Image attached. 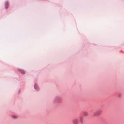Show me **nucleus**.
<instances>
[{
    "mask_svg": "<svg viewBox=\"0 0 124 124\" xmlns=\"http://www.w3.org/2000/svg\"><path fill=\"white\" fill-rule=\"evenodd\" d=\"M101 113V111H97L95 112L94 113V116H97L99 115Z\"/></svg>",
    "mask_w": 124,
    "mask_h": 124,
    "instance_id": "f257e3e1",
    "label": "nucleus"
},
{
    "mask_svg": "<svg viewBox=\"0 0 124 124\" xmlns=\"http://www.w3.org/2000/svg\"><path fill=\"white\" fill-rule=\"evenodd\" d=\"M83 120V118L82 116H81L79 118V120L80 122L81 123H82Z\"/></svg>",
    "mask_w": 124,
    "mask_h": 124,
    "instance_id": "7ed1b4c3",
    "label": "nucleus"
},
{
    "mask_svg": "<svg viewBox=\"0 0 124 124\" xmlns=\"http://www.w3.org/2000/svg\"><path fill=\"white\" fill-rule=\"evenodd\" d=\"M73 122L74 124H77L78 123V121L77 119H75L73 120Z\"/></svg>",
    "mask_w": 124,
    "mask_h": 124,
    "instance_id": "f03ea898",
    "label": "nucleus"
},
{
    "mask_svg": "<svg viewBox=\"0 0 124 124\" xmlns=\"http://www.w3.org/2000/svg\"><path fill=\"white\" fill-rule=\"evenodd\" d=\"M34 88L35 89H37V86L35 84L34 85Z\"/></svg>",
    "mask_w": 124,
    "mask_h": 124,
    "instance_id": "423d86ee",
    "label": "nucleus"
},
{
    "mask_svg": "<svg viewBox=\"0 0 124 124\" xmlns=\"http://www.w3.org/2000/svg\"><path fill=\"white\" fill-rule=\"evenodd\" d=\"M21 72L23 74H24V72L23 71H21Z\"/></svg>",
    "mask_w": 124,
    "mask_h": 124,
    "instance_id": "6e6552de",
    "label": "nucleus"
},
{
    "mask_svg": "<svg viewBox=\"0 0 124 124\" xmlns=\"http://www.w3.org/2000/svg\"><path fill=\"white\" fill-rule=\"evenodd\" d=\"M8 6V3H7L6 4V5L5 6V7L7 9V7Z\"/></svg>",
    "mask_w": 124,
    "mask_h": 124,
    "instance_id": "39448f33",
    "label": "nucleus"
},
{
    "mask_svg": "<svg viewBox=\"0 0 124 124\" xmlns=\"http://www.w3.org/2000/svg\"><path fill=\"white\" fill-rule=\"evenodd\" d=\"M83 114L85 116H87L88 115V113L87 112L85 111L84 112Z\"/></svg>",
    "mask_w": 124,
    "mask_h": 124,
    "instance_id": "20e7f679",
    "label": "nucleus"
},
{
    "mask_svg": "<svg viewBox=\"0 0 124 124\" xmlns=\"http://www.w3.org/2000/svg\"><path fill=\"white\" fill-rule=\"evenodd\" d=\"M12 116L13 118H15L16 117V116L15 115Z\"/></svg>",
    "mask_w": 124,
    "mask_h": 124,
    "instance_id": "0eeeda50",
    "label": "nucleus"
}]
</instances>
